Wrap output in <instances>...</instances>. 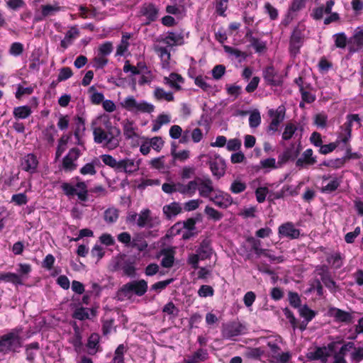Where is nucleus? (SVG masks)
I'll return each instance as SVG.
<instances>
[{
  "label": "nucleus",
  "instance_id": "obj_23",
  "mask_svg": "<svg viewBox=\"0 0 363 363\" xmlns=\"http://www.w3.org/2000/svg\"><path fill=\"white\" fill-rule=\"evenodd\" d=\"M164 83L169 85L175 91H180L182 90L181 84L184 83V79L181 74L176 72H172L169 77H164Z\"/></svg>",
  "mask_w": 363,
  "mask_h": 363
},
{
  "label": "nucleus",
  "instance_id": "obj_61",
  "mask_svg": "<svg viewBox=\"0 0 363 363\" xmlns=\"http://www.w3.org/2000/svg\"><path fill=\"white\" fill-rule=\"evenodd\" d=\"M6 7L12 11H18L26 6L23 0H8L6 2Z\"/></svg>",
  "mask_w": 363,
  "mask_h": 363
},
{
  "label": "nucleus",
  "instance_id": "obj_16",
  "mask_svg": "<svg viewBox=\"0 0 363 363\" xmlns=\"http://www.w3.org/2000/svg\"><path fill=\"white\" fill-rule=\"evenodd\" d=\"M349 52L351 53L363 50V30L357 28L348 40Z\"/></svg>",
  "mask_w": 363,
  "mask_h": 363
},
{
  "label": "nucleus",
  "instance_id": "obj_57",
  "mask_svg": "<svg viewBox=\"0 0 363 363\" xmlns=\"http://www.w3.org/2000/svg\"><path fill=\"white\" fill-rule=\"evenodd\" d=\"M88 308L84 307H79L74 310L72 314V318L79 320H84L89 318Z\"/></svg>",
  "mask_w": 363,
  "mask_h": 363
},
{
  "label": "nucleus",
  "instance_id": "obj_33",
  "mask_svg": "<svg viewBox=\"0 0 363 363\" xmlns=\"http://www.w3.org/2000/svg\"><path fill=\"white\" fill-rule=\"evenodd\" d=\"M32 113L31 108L29 106H21L13 108V115L16 119H25Z\"/></svg>",
  "mask_w": 363,
  "mask_h": 363
},
{
  "label": "nucleus",
  "instance_id": "obj_59",
  "mask_svg": "<svg viewBox=\"0 0 363 363\" xmlns=\"http://www.w3.org/2000/svg\"><path fill=\"white\" fill-rule=\"evenodd\" d=\"M247 188V185L245 182L240 181V180H235L233 182V183L230 185V191L233 194H240L243 192Z\"/></svg>",
  "mask_w": 363,
  "mask_h": 363
},
{
  "label": "nucleus",
  "instance_id": "obj_17",
  "mask_svg": "<svg viewBox=\"0 0 363 363\" xmlns=\"http://www.w3.org/2000/svg\"><path fill=\"white\" fill-rule=\"evenodd\" d=\"M140 165V160L135 161L133 159L124 158L119 160V165L117 172L131 174L138 171Z\"/></svg>",
  "mask_w": 363,
  "mask_h": 363
},
{
  "label": "nucleus",
  "instance_id": "obj_14",
  "mask_svg": "<svg viewBox=\"0 0 363 363\" xmlns=\"http://www.w3.org/2000/svg\"><path fill=\"white\" fill-rule=\"evenodd\" d=\"M209 200L212 201L216 206L226 209L233 203V197L227 192L218 190L215 196L209 197Z\"/></svg>",
  "mask_w": 363,
  "mask_h": 363
},
{
  "label": "nucleus",
  "instance_id": "obj_37",
  "mask_svg": "<svg viewBox=\"0 0 363 363\" xmlns=\"http://www.w3.org/2000/svg\"><path fill=\"white\" fill-rule=\"evenodd\" d=\"M321 281L331 293H335L337 289V286L335 281L332 279L331 276L328 273H320Z\"/></svg>",
  "mask_w": 363,
  "mask_h": 363
},
{
  "label": "nucleus",
  "instance_id": "obj_49",
  "mask_svg": "<svg viewBox=\"0 0 363 363\" xmlns=\"http://www.w3.org/2000/svg\"><path fill=\"white\" fill-rule=\"evenodd\" d=\"M288 300L289 304L294 308H300L301 306V299L299 294L297 292L289 291Z\"/></svg>",
  "mask_w": 363,
  "mask_h": 363
},
{
  "label": "nucleus",
  "instance_id": "obj_56",
  "mask_svg": "<svg viewBox=\"0 0 363 363\" xmlns=\"http://www.w3.org/2000/svg\"><path fill=\"white\" fill-rule=\"evenodd\" d=\"M113 43L110 41L101 44L98 49V54L107 57L113 51Z\"/></svg>",
  "mask_w": 363,
  "mask_h": 363
},
{
  "label": "nucleus",
  "instance_id": "obj_32",
  "mask_svg": "<svg viewBox=\"0 0 363 363\" xmlns=\"http://www.w3.org/2000/svg\"><path fill=\"white\" fill-rule=\"evenodd\" d=\"M0 281L12 283L14 285H23V282L21 276L13 272L0 274Z\"/></svg>",
  "mask_w": 363,
  "mask_h": 363
},
{
  "label": "nucleus",
  "instance_id": "obj_52",
  "mask_svg": "<svg viewBox=\"0 0 363 363\" xmlns=\"http://www.w3.org/2000/svg\"><path fill=\"white\" fill-rule=\"evenodd\" d=\"M335 45L338 48L344 49L346 48L348 42L347 35L345 33H338L333 35Z\"/></svg>",
  "mask_w": 363,
  "mask_h": 363
},
{
  "label": "nucleus",
  "instance_id": "obj_13",
  "mask_svg": "<svg viewBox=\"0 0 363 363\" xmlns=\"http://www.w3.org/2000/svg\"><path fill=\"white\" fill-rule=\"evenodd\" d=\"M39 161L36 155L33 153H29L21 159L20 167L22 170L33 174L37 172Z\"/></svg>",
  "mask_w": 363,
  "mask_h": 363
},
{
  "label": "nucleus",
  "instance_id": "obj_34",
  "mask_svg": "<svg viewBox=\"0 0 363 363\" xmlns=\"http://www.w3.org/2000/svg\"><path fill=\"white\" fill-rule=\"evenodd\" d=\"M40 349V344L38 342H33L25 346V353L26 355V360L30 363H33L35 358V353L33 350H38Z\"/></svg>",
  "mask_w": 363,
  "mask_h": 363
},
{
  "label": "nucleus",
  "instance_id": "obj_58",
  "mask_svg": "<svg viewBox=\"0 0 363 363\" xmlns=\"http://www.w3.org/2000/svg\"><path fill=\"white\" fill-rule=\"evenodd\" d=\"M102 162L107 166L118 171L119 161H117L113 156L110 155H102L101 156Z\"/></svg>",
  "mask_w": 363,
  "mask_h": 363
},
{
  "label": "nucleus",
  "instance_id": "obj_24",
  "mask_svg": "<svg viewBox=\"0 0 363 363\" xmlns=\"http://www.w3.org/2000/svg\"><path fill=\"white\" fill-rule=\"evenodd\" d=\"M140 13L143 16H145L148 21L147 23L155 21L157 18L159 9L156 7V6L150 3L148 4H144L141 9Z\"/></svg>",
  "mask_w": 363,
  "mask_h": 363
},
{
  "label": "nucleus",
  "instance_id": "obj_20",
  "mask_svg": "<svg viewBox=\"0 0 363 363\" xmlns=\"http://www.w3.org/2000/svg\"><path fill=\"white\" fill-rule=\"evenodd\" d=\"M197 179L199 182L198 186L199 195L201 197L209 199L211 194L214 191L212 180L208 177L203 179L199 177H197Z\"/></svg>",
  "mask_w": 363,
  "mask_h": 363
},
{
  "label": "nucleus",
  "instance_id": "obj_45",
  "mask_svg": "<svg viewBox=\"0 0 363 363\" xmlns=\"http://www.w3.org/2000/svg\"><path fill=\"white\" fill-rule=\"evenodd\" d=\"M99 163L98 159L95 158L91 162L86 163L79 170L82 175H94L96 173L95 165Z\"/></svg>",
  "mask_w": 363,
  "mask_h": 363
},
{
  "label": "nucleus",
  "instance_id": "obj_46",
  "mask_svg": "<svg viewBox=\"0 0 363 363\" xmlns=\"http://www.w3.org/2000/svg\"><path fill=\"white\" fill-rule=\"evenodd\" d=\"M119 214L118 211L114 208H108L104 211V220L108 223H113L117 221Z\"/></svg>",
  "mask_w": 363,
  "mask_h": 363
},
{
  "label": "nucleus",
  "instance_id": "obj_28",
  "mask_svg": "<svg viewBox=\"0 0 363 363\" xmlns=\"http://www.w3.org/2000/svg\"><path fill=\"white\" fill-rule=\"evenodd\" d=\"M330 315L333 316L336 321L341 323H350L352 315L350 313L337 308H333L330 310Z\"/></svg>",
  "mask_w": 363,
  "mask_h": 363
},
{
  "label": "nucleus",
  "instance_id": "obj_1",
  "mask_svg": "<svg viewBox=\"0 0 363 363\" xmlns=\"http://www.w3.org/2000/svg\"><path fill=\"white\" fill-rule=\"evenodd\" d=\"M106 129L101 127L94 128V140L97 144H104L108 150H114L119 146L121 141V130L108 121L105 124Z\"/></svg>",
  "mask_w": 363,
  "mask_h": 363
},
{
  "label": "nucleus",
  "instance_id": "obj_47",
  "mask_svg": "<svg viewBox=\"0 0 363 363\" xmlns=\"http://www.w3.org/2000/svg\"><path fill=\"white\" fill-rule=\"evenodd\" d=\"M247 242L251 244L252 250L255 252V253L258 257H259L261 255L264 256V255L267 249H262L260 247L261 241L259 240H257L253 237H250L247 239Z\"/></svg>",
  "mask_w": 363,
  "mask_h": 363
},
{
  "label": "nucleus",
  "instance_id": "obj_51",
  "mask_svg": "<svg viewBox=\"0 0 363 363\" xmlns=\"http://www.w3.org/2000/svg\"><path fill=\"white\" fill-rule=\"evenodd\" d=\"M229 0H216L215 7L216 12L220 16H226L225 11L228 7Z\"/></svg>",
  "mask_w": 363,
  "mask_h": 363
},
{
  "label": "nucleus",
  "instance_id": "obj_18",
  "mask_svg": "<svg viewBox=\"0 0 363 363\" xmlns=\"http://www.w3.org/2000/svg\"><path fill=\"white\" fill-rule=\"evenodd\" d=\"M279 235L290 240L297 239L300 235V230L294 227L291 222H286L279 227Z\"/></svg>",
  "mask_w": 363,
  "mask_h": 363
},
{
  "label": "nucleus",
  "instance_id": "obj_60",
  "mask_svg": "<svg viewBox=\"0 0 363 363\" xmlns=\"http://www.w3.org/2000/svg\"><path fill=\"white\" fill-rule=\"evenodd\" d=\"M23 45L21 43L15 42L11 45L9 52L12 56L18 57L23 54Z\"/></svg>",
  "mask_w": 363,
  "mask_h": 363
},
{
  "label": "nucleus",
  "instance_id": "obj_7",
  "mask_svg": "<svg viewBox=\"0 0 363 363\" xmlns=\"http://www.w3.org/2000/svg\"><path fill=\"white\" fill-rule=\"evenodd\" d=\"M76 187L79 189V191H77L76 188L68 182H63L61 185V189L66 196H73L77 195L79 201H86L88 200V190L86 183L82 181L78 182L76 184Z\"/></svg>",
  "mask_w": 363,
  "mask_h": 363
},
{
  "label": "nucleus",
  "instance_id": "obj_48",
  "mask_svg": "<svg viewBox=\"0 0 363 363\" xmlns=\"http://www.w3.org/2000/svg\"><path fill=\"white\" fill-rule=\"evenodd\" d=\"M75 129L74 131V138H79V135L85 131V120L79 116H77L74 118Z\"/></svg>",
  "mask_w": 363,
  "mask_h": 363
},
{
  "label": "nucleus",
  "instance_id": "obj_19",
  "mask_svg": "<svg viewBox=\"0 0 363 363\" xmlns=\"http://www.w3.org/2000/svg\"><path fill=\"white\" fill-rule=\"evenodd\" d=\"M80 156V150L77 147L69 150L68 154L62 160V166L65 170L72 171L76 169L77 165L74 163Z\"/></svg>",
  "mask_w": 363,
  "mask_h": 363
},
{
  "label": "nucleus",
  "instance_id": "obj_64",
  "mask_svg": "<svg viewBox=\"0 0 363 363\" xmlns=\"http://www.w3.org/2000/svg\"><path fill=\"white\" fill-rule=\"evenodd\" d=\"M108 62V60L107 57L97 54V56L93 59V67L96 69H103L106 66Z\"/></svg>",
  "mask_w": 363,
  "mask_h": 363
},
{
  "label": "nucleus",
  "instance_id": "obj_38",
  "mask_svg": "<svg viewBox=\"0 0 363 363\" xmlns=\"http://www.w3.org/2000/svg\"><path fill=\"white\" fill-rule=\"evenodd\" d=\"M154 96L157 100H165L167 101H173L174 100L172 92H166L164 89L157 87L154 91Z\"/></svg>",
  "mask_w": 363,
  "mask_h": 363
},
{
  "label": "nucleus",
  "instance_id": "obj_3",
  "mask_svg": "<svg viewBox=\"0 0 363 363\" xmlns=\"http://www.w3.org/2000/svg\"><path fill=\"white\" fill-rule=\"evenodd\" d=\"M335 4V0L327 1L325 5H321L318 7L313 9L311 13V17L316 21L321 20L324 14H330L324 19V24L329 25L331 23L338 21L340 16L336 12H332L333 6Z\"/></svg>",
  "mask_w": 363,
  "mask_h": 363
},
{
  "label": "nucleus",
  "instance_id": "obj_44",
  "mask_svg": "<svg viewBox=\"0 0 363 363\" xmlns=\"http://www.w3.org/2000/svg\"><path fill=\"white\" fill-rule=\"evenodd\" d=\"M40 9H41V11L43 12V16H45L46 18L48 16L55 15L56 13L61 11L62 7L58 6L57 4H55V5L46 4V5H42Z\"/></svg>",
  "mask_w": 363,
  "mask_h": 363
},
{
  "label": "nucleus",
  "instance_id": "obj_15",
  "mask_svg": "<svg viewBox=\"0 0 363 363\" xmlns=\"http://www.w3.org/2000/svg\"><path fill=\"white\" fill-rule=\"evenodd\" d=\"M317 162V157L313 155V151L311 148L306 149L296 161V167L299 169L308 168Z\"/></svg>",
  "mask_w": 363,
  "mask_h": 363
},
{
  "label": "nucleus",
  "instance_id": "obj_54",
  "mask_svg": "<svg viewBox=\"0 0 363 363\" xmlns=\"http://www.w3.org/2000/svg\"><path fill=\"white\" fill-rule=\"evenodd\" d=\"M99 340V335L98 333H94L88 338L86 347L89 349L96 350V351H98L99 348L100 347Z\"/></svg>",
  "mask_w": 363,
  "mask_h": 363
},
{
  "label": "nucleus",
  "instance_id": "obj_11",
  "mask_svg": "<svg viewBox=\"0 0 363 363\" xmlns=\"http://www.w3.org/2000/svg\"><path fill=\"white\" fill-rule=\"evenodd\" d=\"M262 77L266 84L272 86H279L283 83L281 74L272 65H269L263 69Z\"/></svg>",
  "mask_w": 363,
  "mask_h": 363
},
{
  "label": "nucleus",
  "instance_id": "obj_25",
  "mask_svg": "<svg viewBox=\"0 0 363 363\" xmlns=\"http://www.w3.org/2000/svg\"><path fill=\"white\" fill-rule=\"evenodd\" d=\"M137 129L138 128L133 121L126 119L123 122V135L126 140L138 138L139 135L136 132Z\"/></svg>",
  "mask_w": 363,
  "mask_h": 363
},
{
  "label": "nucleus",
  "instance_id": "obj_36",
  "mask_svg": "<svg viewBox=\"0 0 363 363\" xmlns=\"http://www.w3.org/2000/svg\"><path fill=\"white\" fill-rule=\"evenodd\" d=\"M43 139L50 145H53L55 142V135L57 133V130L53 123L48 125L43 132Z\"/></svg>",
  "mask_w": 363,
  "mask_h": 363
},
{
  "label": "nucleus",
  "instance_id": "obj_27",
  "mask_svg": "<svg viewBox=\"0 0 363 363\" xmlns=\"http://www.w3.org/2000/svg\"><path fill=\"white\" fill-rule=\"evenodd\" d=\"M163 213L168 219L172 218L182 213V208L178 202H172L168 205H165L162 208Z\"/></svg>",
  "mask_w": 363,
  "mask_h": 363
},
{
  "label": "nucleus",
  "instance_id": "obj_4",
  "mask_svg": "<svg viewBox=\"0 0 363 363\" xmlns=\"http://www.w3.org/2000/svg\"><path fill=\"white\" fill-rule=\"evenodd\" d=\"M147 281L145 279H138L123 284L118 291L125 297L130 298L133 295L143 296L147 291Z\"/></svg>",
  "mask_w": 363,
  "mask_h": 363
},
{
  "label": "nucleus",
  "instance_id": "obj_42",
  "mask_svg": "<svg viewBox=\"0 0 363 363\" xmlns=\"http://www.w3.org/2000/svg\"><path fill=\"white\" fill-rule=\"evenodd\" d=\"M121 269L123 270V274L128 277L133 278L136 276V267L134 262L129 260L125 261L121 266Z\"/></svg>",
  "mask_w": 363,
  "mask_h": 363
},
{
  "label": "nucleus",
  "instance_id": "obj_55",
  "mask_svg": "<svg viewBox=\"0 0 363 363\" xmlns=\"http://www.w3.org/2000/svg\"><path fill=\"white\" fill-rule=\"evenodd\" d=\"M296 130L297 127L294 123H286L282 133V139L284 140H289L293 137Z\"/></svg>",
  "mask_w": 363,
  "mask_h": 363
},
{
  "label": "nucleus",
  "instance_id": "obj_43",
  "mask_svg": "<svg viewBox=\"0 0 363 363\" xmlns=\"http://www.w3.org/2000/svg\"><path fill=\"white\" fill-rule=\"evenodd\" d=\"M204 213L208 219L213 220L215 222L220 220L223 217V214L221 212L209 206L205 207Z\"/></svg>",
  "mask_w": 363,
  "mask_h": 363
},
{
  "label": "nucleus",
  "instance_id": "obj_2",
  "mask_svg": "<svg viewBox=\"0 0 363 363\" xmlns=\"http://www.w3.org/2000/svg\"><path fill=\"white\" fill-rule=\"evenodd\" d=\"M22 332L23 328L18 326L0 335V354L6 355L19 352L23 346Z\"/></svg>",
  "mask_w": 363,
  "mask_h": 363
},
{
  "label": "nucleus",
  "instance_id": "obj_53",
  "mask_svg": "<svg viewBox=\"0 0 363 363\" xmlns=\"http://www.w3.org/2000/svg\"><path fill=\"white\" fill-rule=\"evenodd\" d=\"M302 184V182H300L296 187H294L291 185H284L281 190L283 192L284 197L286 196H297L299 194V189Z\"/></svg>",
  "mask_w": 363,
  "mask_h": 363
},
{
  "label": "nucleus",
  "instance_id": "obj_29",
  "mask_svg": "<svg viewBox=\"0 0 363 363\" xmlns=\"http://www.w3.org/2000/svg\"><path fill=\"white\" fill-rule=\"evenodd\" d=\"M208 358V354L206 350L200 348L193 353L192 355L184 359L186 363H200L206 361Z\"/></svg>",
  "mask_w": 363,
  "mask_h": 363
},
{
  "label": "nucleus",
  "instance_id": "obj_30",
  "mask_svg": "<svg viewBox=\"0 0 363 363\" xmlns=\"http://www.w3.org/2000/svg\"><path fill=\"white\" fill-rule=\"evenodd\" d=\"M137 225L139 228H152V225L150 224L152 218L150 217V211L148 208L143 209L140 211V214L138 215Z\"/></svg>",
  "mask_w": 363,
  "mask_h": 363
},
{
  "label": "nucleus",
  "instance_id": "obj_31",
  "mask_svg": "<svg viewBox=\"0 0 363 363\" xmlns=\"http://www.w3.org/2000/svg\"><path fill=\"white\" fill-rule=\"evenodd\" d=\"M184 36L181 33L169 32L163 40V43L169 45H182L184 44Z\"/></svg>",
  "mask_w": 363,
  "mask_h": 363
},
{
  "label": "nucleus",
  "instance_id": "obj_10",
  "mask_svg": "<svg viewBox=\"0 0 363 363\" xmlns=\"http://www.w3.org/2000/svg\"><path fill=\"white\" fill-rule=\"evenodd\" d=\"M245 326L240 322H230L223 326L222 337L226 340H233V337L245 333Z\"/></svg>",
  "mask_w": 363,
  "mask_h": 363
},
{
  "label": "nucleus",
  "instance_id": "obj_63",
  "mask_svg": "<svg viewBox=\"0 0 363 363\" xmlns=\"http://www.w3.org/2000/svg\"><path fill=\"white\" fill-rule=\"evenodd\" d=\"M73 75V72L72 69L69 67H63L60 69L58 76H57V82H63Z\"/></svg>",
  "mask_w": 363,
  "mask_h": 363
},
{
  "label": "nucleus",
  "instance_id": "obj_9",
  "mask_svg": "<svg viewBox=\"0 0 363 363\" xmlns=\"http://www.w3.org/2000/svg\"><path fill=\"white\" fill-rule=\"evenodd\" d=\"M268 115L272 118V121L267 127V133H274L278 130L279 125L285 118L286 108L284 106H279L277 109H269Z\"/></svg>",
  "mask_w": 363,
  "mask_h": 363
},
{
  "label": "nucleus",
  "instance_id": "obj_22",
  "mask_svg": "<svg viewBox=\"0 0 363 363\" xmlns=\"http://www.w3.org/2000/svg\"><path fill=\"white\" fill-rule=\"evenodd\" d=\"M196 253L200 256L201 260L210 259L213 253L211 240L208 238L203 239L196 249Z\"/></svg>",
  "mask_w": 363,
  "mask_h": 363
},
{
  "label": "nucleus",
  "instance_id": "obj_8",
  "mask_svg": "<svg viewBox=\"0 0 363 363\" xmlns=\"http://www.w3.org/2000/svg\"><path fill=\"white\" fill-rule=\"evenodd\" d=\"M304 26L298 25L293 30L289 40V52L291 55L296 56L300 52L303 43Z\"/></svg>",
  "mask_w": 363,
  "mask_h": 363
},
{
  "label": "nucleus",
  "instance_id": "obj_5",
  "mask_svg": "<svg viewBox=\"0 0 363 363\" xmlns=\"http://www.w3.org/2000/svg\"><path fill=\"white\" fill-rule=\"evenodd\" d=\"M121 105L130 112L151 113L155 110V106L152 104L145 101L138 102L133 96L126 97Z\"/></svg>",
  "mask_w": 363,
  "mask_h": 363
},
{
  "label": "nucleus",
  "instance_id": "obj_39",
  "mask_svg": "<svg viewBox=\"0 0 363 363\" xmlns=\"http://www.w3.org/2000/svg\"><path fill=\"white\" fill-rule=\"evenodd\" d=\"M264 351L261 347H248L245 352V357L247 359L259 360Z\"/></svg>",
  "mask_w": 363,
  "mask_h": 363
},
{
  "label": "nucleus",
  "instance_id": "obj_50",
  "mask_svg": "<svg viewBox=\"0 0 363 363\" xmlns=\"http://www.w3.org/2000/svg\"><path fill=\"white\" fill-rule=\"evenodd\" d=\"M164 255V256L161 261V265L165 268L172 267L174 262V257L172 251L169 250H165Z\"/></svg>",
  "mask_w": 363,
  "mask_h": 363
},
{
  "label": "nucleus",
  "instance_id": "obj_21",
  "mask_svg": "<svg viewBox=\"0 0 363 363\" xmlns=\"http://www.w3.org/2000/svg\"><path fill=\"white\" fill-rule=\"evenodd\" d=\"M210 169L214 177L220 179L224 176L225 172V163L222 158H216L209 162Z\"/></svg>",
  "mask_w": 363,
  "mask_h": 363
},
{
  "label": "nucleus",
  "instance_id": "obj_12",
  "mask_svg": "<svg viewBox=\"0 0 363 363\" xmlns=\"http://www.w3.org/2000/svg\"><path fill=\"white\" fill-rule=\"evenodd\" d=\"M300 150V145L296 148L294 143L291 144L278 156V166L282 167L289 161L295 160L299 155Z\"/></svg>",
  "mask_w": 363,
  "mask_h": 363
},
{
  "label": "nucleus",
  "instance_id": "obj_62",
  "mask_svg": "<svg viewBox=\"0 0 363 363\" xmlns=\"http://www.w3.org/2000/svg\"><path fill=\"white\" fill-rule=\"evenodd\" d=\"M340 183L337 178L333 179L330 183H328L326 186H323L320 189L322 193H332L336 191L340 186Z\"/></svg>",
  "mask_w": 363,
  "mask_h": 363
},
{
  "label": "nucleus",
  "instance_id": "obj_40",
  "mask_svg": "<svg viewBox=\"0 0 363 363\" xmlns=\"http://www.w3.org/2000/svg\"><path fill=\"white\" fill-rule=\"evenodd\" d=\"M41 53L39 50H34L30 57L29 69L31 70L39 71L41 65L40 62Z\"/></svg>",
  "mask_w": 363,
  "mask_h": 363
},
{
  "label": "nucleus",
  "instance_id": "obj_6",
  "mask_svg": "<svg viewBox=\"0 0 363 363\" xmlns=\"http://www.w3.org/2000/svg\"><path fill=\"white\" fill-rule=\"evenodd\" d=\"M267 347L269 349L268 357L272 363H289L292 357L290 351L281 352V347L275 342H268Z\"/></svg>",
  "mask_w": 363,
  "mask_h": 363
},
{
  "label": "nucleus",
  "instance_id": "obj_41",
  "mask_svg": "<svg viewBox=\"0 0 363 363\" xmlns=\"http://www.w3.org/2000/svg\"><path fill=\"white\" fill-rule=\"evenodd\" d=\"M298 313L300 316L307 322H311L317 315V312L311 309L306 304L298 309Z\"/></svg>",
  "mask_w": 363,
  "mask_h": 363
},
{
  "label": "nucleus",
  "instance_id": "obj_35",
  "mask_svg": "<svg viewBox=\"0 0 363 363\" xmlns=\"http://www.w3.org/2000/svg\"><path fill=\"white\" fill-rule=\"evenodd\" d=\"M189 76L194 79V84L203 91L209 92L213 91V86L205 80L207 78L206 77H203L202 75H199L194 77L189 72Z\"/></svg>",
  "mask_w": 363,
  "mask_h": 363
},
{
  "label": "nucleus",
  "instance_id": "obj_26",
  "mask_svg": "<svg viewBox=\"0 0 363 363\" xmlns=\"http://www.w3.org/2000/svg\"><path fill=\"white\" fill-rule=\"evenodd\" d=\"M325 351V347H317L315 351L306 354V358L311 361L321 359L323 362H325L327 357L330 356V354Z\"/></svg>",
  "mask_w": 363,
  "mask_h": 363
}]
</instances>
